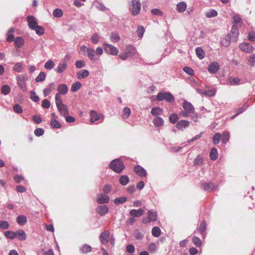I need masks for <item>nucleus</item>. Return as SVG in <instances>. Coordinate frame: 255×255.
Segmentation results:
<instances>
[{
  "mask_svg": "<svg viewBox=\"0 0 255 255\" xmlns=\"http://www.w3.org/2000/svg\"><path fill=\"white\" fill-rule=\"evenodd\" d=\"M183 111L179 112V115L182 118H186L189 117L191 114H193L195 112V109L192 104L187 101H185L182 105Z\"/></svg>",
  "mask_w": 255,
  "mask_h": 255,
  "instance_id": "nucleus-1",
  "label": "nucleus"
},
{
  "mask_svg": "<svg viewBox=\"0 0 255 255\" xmlns=\"http://www.w3.org/2000/svg\"><path fill=\"white\" fill-rule=\"evenodd\" d=\"M109 167L118 173H121L125 168L123 162L119 158L113 160L110 163Z\"/></svg>",
  "mask_w": 255,
  "mask_h": 255,
  "instance_id": "nucleus-2",
  "label": "nucleus"
},
{
  "mask_svg": "<svg viewBox=\"0 0 255 255\" xmlns=\"http://www.w3.org/2000/svg\"><path fill=\"white\" fill-rule=\"evenodd\" d=\"M156 99L158 101L165 100L169 103H172L175 98L171 93L162 91L157 94Z\"/></svg>",
  "mask_w": 255,
  "mask_h": 255,
  "instance_id": "nucleus-3",
  "label": "nucleus"
},
{
  "mask_svg": "<svg viewBox=\"0 0 255 255\" xmlns=\"http://www.w3.org/2000/svg\"><path fill=\"white\" fill-rule=\"evenodd\" d=\"M141 9V3L139 0H131L129 10L133 15L139 14Z\"/></svg>",
  "mask_w": 255,
  "mask_h": 255,
  "instance_id": "nucleus-4",
  "label": "nucleus"
},
{
  "mask_svg": "<svg viewBox=\"0 0 255 255\" xmlns=\"http://www.w3.org/2000/svg\"><path fill=\"white\" fill-rule=\"evenodd\" d=\"M104 50L106 53L112 55H117L118 54L119 50L113 45L107 43H104Z\"/></svg>",
  "mask_w": 255,
  "mask_h": 255,
  "instance_id": "nucleus-5",
  "label": "nucleus"
},
{
  "mask_svg": "<svg viewBox=\"0 0 255 255\" xmlns=\"http://www.w3.org/2000/svg\"><path fill=\"white\" fill-rule=\"evenodd\" d=\"M240 49L246 53H252L255 49L254 47L247 42L241 43L239 45Z\"/></svg>",
  "mask_w": 255,
  "mask_h": 255,
  "instance_id": "nucleus-6",
  "label": "nucleus"
},
{
  "mask_svg": "<svg viewBox=\"0 0 255 255\" xmlns=\"http://www.w3.org/2000/svg\"><path fill=\"white\" fill-rule=\"evenodd\" d=\"M90 115L91 117V123H93L96 121L103 120L104 116L102 114H98L97 112L94 110L90 111Z\"/></svg>",
  "mask_w": 255,
  "mask_h": 255,
  "instance_id": "nucleus-7",
  "label": "nucleus"
},
{
  "mask_svg": "<svg viewBox=\"0 0 255 255\" xmlns=\"http://www.w3.org/2000/svg\"><path fill=\"white\" fill-rule=\"evenodd\" d=\"M228 35L232 38V39L233 41L235 42H237L239 35V30L236 25H234L233 26L230 33Z\"/></svg>",
  "mask_w": 255,
  "mask_h": 255,
  "instance_id": "nucleus-8",
  "label": "nucleus"
},
{
  "mask_svg": "<svg viewBox=\"0 0 255 255\" xmlns=\"http://www.w3.org/2000/svg\"><path fill=\"white\" fill-rule=\"evenodd\" d=\"M26 19L28 26L31 29L34 30L38 25L35 18L33 16L28 15Z\"/></svg>",
  "mask_w": 255,
  "mask_h": 255,
  "instance_id": "nucleus-9",
  "label": "nucleus"
},
{
  "mask_svg": "<svg viewBox=\"0 0 255 255\" xmlns=\"http://www.w3.org/2000/svg\"><path fill=\"white\" fill-rule=\"evenodd\" d=\"M189 126L190 122L188 121L182 120L177 123L176 128L179 130H183Z\"/></svg>",
  "mask_w": 255,
  "mask_h": 255,
  "instance_id": "nucleus-10",
  "label": "nucleus"
},
{
  "mask_svg": "<svg viewBox=\"0 0 255 255\" xmlns=\"http://www.w3.org/2000/svg\"><path fill=\"white\" fill-rule=\"evenodd\" d=\"M196 91L197 92L200 94H203L206 96L212 97L215 96L216 93V90L215 89H213L211 90H209L208 91H206L204 90H202L200 89H197Z\"/></svg>",
  "mask_w": 255,
  "mask_h": 255,
  "instance_id": "nucleus-11",
  "label": "nucleus"
},
{
  "mask_svg": "<svg viewBox=\"0 0 255 255\" xmlns=\"http://www.w3.org/2000/svg\"><path fill=\"white\" fill-rule=\"evenodd\" d=\"M220 66L218 63L214 62L211 63L208 67V71L212 74H215L219 70Z\"/></svg>",
  "mask_w": 255,
  "mask_h": 255,
  "instance_id": "nucleus-12",
  "label": "nucleus"
},
{
  "mask_svg": "<svg viewBox=\"0 0 255 255\" xmlns=\"http://www.w3.org/2000/svg\"><path fill=\"white\" fill-rule=\"evenodd\" d=\"M110 198L109 196L101 194H99L97 196V202L99 204H106L109 202Z\"/></svg>",
  "mask_w": 255,
  "mask_h": 255,
  "instance_id": "nucleus-13",
  "label": "nucleus"
},
{
  "mask_svg": "<svg viewBox=\"0 0 255 255\" xmlns=\"http://www.w3.org/2000/svg\"><path fill=\"white\" fill-rule=\"evenodd\" d=\"M109 209V207L105 205H99L96 208L97 212L101 216L108 213Z\"/></svg>",
  "mask_w": 255,
  "mask_h": 255,
  "instance_id": "nucleus-14",
  "label": "nucleus"
},
{
  "mask_svg": "<svg viewBox=\"0 0 255 255\" xmlns=\"http://www.w3.org/2000/svg\"><path fill=\"white\" fill-rule=\"evenodd\" d=\"M110 232L105 231L101 233L99 237V239L103 244H107L109 241Z\"/></svg>",
  "mask_w": 255,
  "mask_h": 255,
  "instance_id": "nucleus-15",
  "label": "nucleus"
},
{
  "mask_svg": "<svg viewBox=\"0 0 255 255\" xmlns=\"http://www.w3.org/2000/svg\"><path fill=\"white\" fill-rule=\"evenodd\" d=\"M134 172L140 177H145L147 173L145 169L139 165H136L134 167Z\"/></svg>",
  "mask_w": 255,
  "mask_h": 255,
  "instance_id": "nucleus-16",
  "label": "nucleus"
},
{
  "mask_svg": "<svg viewBox=\"0 0 255 255\" xmlns=\"http://www.w3.org/2000/svg\"><path fill=\"white\" fill-rule=\"evenodd\" d=\"M202 187L205 191L208 192H211L217 188V187L212 182L204 183L202 184Z\"/></svg>",
  "mask_w": 255,
  "mask_h": 255,
  "instance_id": "nucleus-17",
  "label": "nucleus"
},
{
  "mask_svg": "<svg viewBox=\"0 0 255 255\" xmlns=\"http://www.w3.org/2000/svg\"><path fill=\"white\" fill-rule=\"evenodd\" d=\"M147 217L149 219V221L151 222L156 221L157 220V213L154 210H149L147 212Z\"/></svg>",
  "mask_w": 255,
  "mask_h": 255,
  "instance_id": "nucleus-18",
  "label": "nucleus"
},
{
  "mask_svg": "<svg viewBox=\"0 0 255 255\" xmlns=\"http://www.w3.org/2000/svg\"><path fill=\"white\" fill-rule=\"evenodd\" d=\"M144 210L140 208L138 210L132 209L130 211L129 214L132 217H139L144 214Z\"/></svg>",
  "mask_w": 255,
  "mask_h": 255,
  "instance_id": "nucleus-19",
  "label": "nucleus"
},
{
  "mask_svg": "<svg viewBox=\"0 0 255 255\" xmlns=\"http://www.w3.org/2000/svg\"><path fill=\"white\" fill-rule=\"evenodd\" d=\"M67 67V64L66 62H62L59 63L56 69H55V71L58 73H62L63 72Z\"/></svg>",
  "mask_w": 255,
  "mask_h": 255,
  "instance_id": "nucleus-20",
  "label": "nucleus"
},
{
  "mask_svg": "<svg viewBox=\"0 0 255 255\" xmlns=\"http://www.w3.org/2000/svg\"><path fill=\"white\" fill-rule=\"evenodd\" d=\"M89 75L88 70L84 69L80 70L77 73L76 76L78 79H83L87 78Z\"/></svg>",
  "mask_w": 255,
  "mask_h": 255,
  "instance_id": "nucleus-21",
  "label": "nucleus"
},
{
  "mask_svg": "<svg viewBox=\"0 0 255 255\" xmlns=\"http://www.w3.org/2000/svg\"><path fill=\"white\" fill-rule=\"evenodd\" d=\"M16 81L17 84L19 87L20 89L23 92H25L26 91V85L24 80L21 78V77L20 76H18L16 77Z\"/></svg>",
  "mask_w": 255,
  "mask_h": 255,
  "instance_id": "nucleus-22",
  "label": "nucleus"
},
{
  "mask_svg": "<svg viewBox=\"0 0 255 255\" xmlns=\"http://www.w3.org/2000/svg\"><path fill=\"white\" fill-rule=\"evenodd\" d=\"M57 108L60 115H62L64 117L69 114V111L67 108V106L66 105L64 104Z\"/></svg>",
  "mask_w": 255,
  "mask_h": 255,
  "instance_id": "nucleus-23",
  "label": "nucleus"
},
{
  "mask_svg": "<svg viewBox=\"0 0 255 255\" xmlns=\"http://www.w3.org/2000/svg\"><path fill=\"white\" fill-rule=\"evenodd\" d=\"M228 83L230 85H238L241 84V80L239 78L231 76L228 79Z\"/></svg>",
  "mask_w": 255,
  "mask_h": 255,
  "instance_id": "nucleus-24",
  "label": "nucleus"
},
{
  "mask_svg": "<svg viewBox=\"0 0 255 255\" xmlns=\"http://www.w3.org/2000/svg\"><path fill=\"white\" fill-rule=\"evenodd\" d=\"M87 55L91 61L95 62L98 60V58L95 57V51L93 49L90 48L88 49Z\"/></svg>",
  "mask_w": 255,
  "mask_h": 255,
  "instance_id": "nucleus-25",
  "label": "nucleus"
},
{
  "mask_svg": "<svg viewBox=\"0 0 255 255\" xmlns=\"http://www.w3.org/2000/svg\"><path fill=\"white\" fill-rule=\"evenodd\" d=\"M26 234L23 230H18L16 232V238L19 240L24 241L26 240Z\"/></svg>",
  "mask_w": 255,
  "mask_h": 255,
  "instance_id": "nucleus-26",
  "label": "nucleus"
},
{
  "mask_svg": "<svg viewBox=\"0 0 255 255\" xmlns=\"http://www.w3.org/2000/svg\"><path fill=\"white\" fill-rule=\"evenodd\" d=\"M136 52L135 48L131 45H128L127 46L125 50V53L128 56H134Z\"/></svg>",
  "mask_w": 255,
  "mask_h": 255,
  "instance_id": "nucleus-27",
  "label": "nucleus"
},
{
  "mask_svg": "<svg viewBox=\"0 0 255 255\" xmlns=\"http://www.w3.org/2000/svg\"><path fill=\"white\" fill-rule=\"evenodd\" d=\"M163 113V110L158 107H156L152 108L151 110V114L154 116L159 117Z\"/></svg>",
  "mask_w": 255,
  "mask_h": 255,
  "instance_id": "nucleus-28",
  "label": "nucleus"
},
{
  "mask_svg": "<svg viewBox=\"0 0 255 255\" xmlns=\"http://www.w3.org/2000/svg\"><path fill=\"white\" fill-rule=\"evenodd\" d=\"M14 41L15 46L17 48H21L24 45V40L20 36L16 37L15 38Z\"/></svg>",
  "mask_w": 255,
  "mask_h": 255,
  "instance_id": "nucleus-29",
  "label": "nucleus"
},
{
  "mask_svg": "<svg viewBox=\"0 0 255 255\" xmlns=\"http://www.w3.org/2000/svg\"><path fill=\"white\" fill-rule=\"evenodd\" d=\"M186 3L184 1H182L177 4L176 10L179 12H183L186 10Z\"/></svg>",
  "mask_w": 255,
  "mask_h": 255,
  "instance_id": "nucleus-30",
  "label": "nucleus"
},
{
  "mask_svg": "<svg viewBox=\"0 0 255 255\" xmlns=\"http://www.w3.org/2000/svg\"><path fill=\"white\" fill-rule=\"evenodd\" d=\"M92 249L90 246L84 244L80 248V252L81 254H87L92 251Z\"/></svg>",
  "mask_w": 255,
  "mask_h": 255,
  "instance_id": "nucleus-31",
  "label": "nucleus"
},
{
  "mask_svg": "<svg viewBox=\"0 0 255 255\" xmlns=\"http://www.w3.org/2000/svg\"><path fill=\"white\" fill-rule=\"evenodd\" d=\"M68 87L66 85L62 84L59 85L57 90L59 92V94L64 95L68 92Z\"/></svg>",
  "mask_w": 255,
  "mask_h": 255,
  "instance_id": "nucleus-32",
  "label": "nucleus"
},
{
  "mask_svg": "<svg viewBox=\"0 0 255 255\" xmlns=\"http://www.w3.org/2000/svg\"><path fill=\"white\" fill-rule=\"evenodd\" d=\"M153 124L156 127H160L163 125L164 121L162 118L156 117L153 120Z\"/></svg>",
  "mask_w": 255,
  "mask_h": 255,
  "instance_id": "nucleus-33",
  "label": "nucleus"
},
{
  "mask_svg": "<svg viewBox=\"0 0 255 255\" xmlns=\"http://www.w3.org/2000/svg\"><path fill=\"white\" fill-rule=\"evenodd\" d=\"M16 222L18 225L23 226L27 222V218L25 216L20 215L17 217Z\"/></svg>",
  "mask_w": 255,
  "mask_h": 255,
  "instance_id": "nucleus-34",
  "label": "nucleus"
},
{
  "mask_svg": "<svg viewBox=\"0 0 255 255\" xmlns=\"http://www.w3.org/2000/svg\"><path fill=\"white\" fill-rule=\"evenodd\" d=\"M210 158L213 160H215L217 159L218 153L217 149L215 147H213L211 149L210 154Z\"/></svg>",
  "mask_w": 255,
  "mask_h": 255,
  "instance_id": "nucleus-35",
  "label": "nucleus"
},
{
  "mask_svg": "<svg viewBox=\"0 0 255 255\" xmlns=\"http://www.w3.org/2000/svg\"><path fill=\"white\" fill-rule=\"evenodd\" d=\"M119 181L121 185L125 186L128 183L129 179L127 175H124L121 176Z\"/></svg>",
  "mask_w": 255,
  "mask_h": 255,
  "instance_id": "nucleus-36",
  "label": "nucleus"
},
{
  "mask_svg": "<svg viewBox=\"0 0 255 255\" xmlns=\"http://www.w3.org/2000/svg\"><path fill=\"white\" fill-rule=\"evenodd\" d=\"M196 54L200 59H202L205 56V52L201 47H198L196 49Z\"/></svg>",
  "mask_w": 255,
  "mask_h": 255,
  "instance_id": "nucleus-37",
  "label": "nucleus"
},
{
  "mask_svg": "<svg viewBox=\"0 0 255 255\" xmlns=\"http://www.w3.org/2000/svg\"><path fill=\"white\" fill-rule=\"evenodd\" d=\"M82 87V84L80 82L74 83L71 86V91L73 92H76L78 91Z\"/></svg>",
  "mask_w": 255,
  "mask_h": 255,
  "instance_id": "nucleus-38",
  "label": "nucleus"
},
{
  "mask_svg": "<svg viewBox=\"0 0 255 255\" xmlns=\"http://www.w3.org/2000/svg\"><path fill=\"white\" fill-rule=\"evenodd\" d=\"M218 15V12L215 9H210L209 11H207L205 15L207 17L211 18L216 16Z\"/></svg>",
  "mask_w": 255,
  "mask_h": 255,
  "instance_id": "nucleus-39",
  "label": "nucleus"
},
{
  "mask_svg": "<svg viewBox=\"0 0 255 255\" xmlns=\"http://www.w3.org/2000/svg\"><path fill=\"white\" fill-rule=\"evenodd\" d=\"M151 234L155 237H158L161 234V230L158 227H154L151 230Z\"/></svg>",
  "mask_w": 255,
  "mask_h": 255,
  "instance_id": "nucleus-40",
  "label": "nucleus"
},
{
  "mask_svg": "<svg viewBox=\"0 0 255 255\" xmlns=\"http://www.w3.org/2000/svg\"><path fill=\"white\" fill-rule=\"evenodd\" d=\"M232 39L229 36L227 35L225 38L223 39L221 41V43L223 46L225 47H228L230 45L231 40Z\"/></svg>",
  "mask_w": 255,
  "mask_h": 255,
  "instance_id": "nucleus-41",
  "label": "nucleus"
},
{
  "mask_svg": "<svg viewBox=\"0 0 255 255\" xmlns=\"http://www.w3.org/2000/svg\"><path fill=\"white\" fill-rule=\"evenodd\" d=\"M222 141L223 143H226L230 139V133L228 131H225L222 133Z\"/></svg>",
  "mask_w": 255,
  "mask_h": 255,
  "instance_id": "nucleus-42",
  "label": "nucleus"
},
{
  "mask_svg": "<svg viewBox=\"0 0 255 255\" xmlns=\"http://www.w3.org/2000/svg\"><path fill=\"white\" fill-rule=\"evenodd\" d=\"M46 74L44 72H41L38 76L35 78L36 82H41L45 80Z\"/></svg>",
  "mask_w": 255,
  "mask_h": 255,
  "instance_id": "nucleus-43",
  "label": "nucleus"
},
{
  "mask_svg": "<svg viewBox=\"0 0 255 255\" xmlns=\"http://www.w3.org/2000/svg\"><path fill=\"white\" fill-rule=\"evenodd\" d=\"M5 236L10 239H14L16 238V232L11 231H7L4 233Z\"/></svg>",
  "mask_w": 255,
  "mask_h": 255,
  "instance_id": "nucleus-44",
  "label": "nucleus"
},
{
  "mask_svg": "<svg viewBox=\"0 0 255 255\" xmlns=\"http://www.w3.org/2000/svg\"><path fill=\"white\" fill-rule=\"evenodd\" d=\"M10 88L7 85H4L1 88V92L4 95H6L9 93Z\"/></svg>",
  "mask_w": 255,
  "mask_h": 255,
  "instance_id": "nucleus-45",
  "label": "nucleus"
},
{
  "mask_svg": "<svg viewBox=\"0 0 255 255\" xmlns=\"http://www.w3.org/2000/svg\"><path fill=\"white\" fill-rule=\"evenodd\" d=\"M169 120L172 124L176 123L179 120L178 115L176 114H172L169 116Z\"/></svg>",
  "mask_w": 255,
  "mask_h": 255,
  "instance_id": "nucleus-46",
  "label": "nucleus"
},
{
  "mask_svg": "<svg viewBox=\"0 0 255 255\" xmlns=\"http://www.w3.org/2000/svg\"><path fill=\"white\" fill-rule=\"evenodd\" d=\"M54 62L52 60H48L44 64V68L47 70H51L54 66Z\"/></svg>",
  "mask_w": 255,
  "mask_h": 255,
  "instance_id": "nucleus-47",
  "label": "nucleus"
},
{
  "mask_svg": "<svg viewBox=\"0 0 255 255\" xmlns=\"http://www.w3.org/2000/svg\"><path fill=\"white\" fill-rule=\"evenodd\" d=\"M55 103L57 107H59L60 106L64 105L59 93H57L55 95Z\"/></svg>",
  "mask_w": 255,
  "mask_h": 255,
  "instance_id": "nucleus-48",
  "label": "nucleus"
},
{
  "mask_svg": "<svg viewBox=\"0 0 255 255\" xmlns=\"http://www.w3.org/2000/svg\"><path fill=\"white\" fill-rule=\"evenodd\" d=\"M50 125L53 128H59L61 127V124L60 123V122L55 119H53L51 121Z\"/></svg>",
  "mask_w": 255,
  "mask_h": 255,
  "instance_id": "nucleus-49",
  "label": "nucleus"
},
{
  "mask_svg": "<svg viewBox=\"0 0 255 255\" xmlns=\"http://www.w3.org/2000/svg\"><path fill=\"white\" fill-rule=\"evenodd\" d=\"M192 241L194 245L197 247H199L202 245L201 241L200 239L198 237H193Z\"/></svg>",
  "mask_w": 255,
  "mask_h": 255,
  "instance_id": "nucleus-50",
  "label": "nucleus"
},
{
  "mask_svg": "<svg viewBox=\"0 0 255 255\" xmlns=\"http://www.w3.org/2000/svg\"><path fill=\"white\" fill-rule=\"evenodd\" d=\"M127 200V198L126 197H121L119 198H117L114 200V203L115 204L118 205L123 204L126 202Z\"/></svg>",
  "mask_w": 255,
  "mask_h": 255,
  "instance_id": "nucleus-51",
  "label": "nucleus"
},
{
  "mask_svg": "<svg viewBox=\"0 0 255 255\" xmlns=\"http://www.w3.org/2000/svg\"><path fill=\"white\" fill-rule=\"evenodd\" d=\"M130 114V110L128 107H126L124 109L123 112L122 117L124 119L128 118Z\"/></svg>",
  "mask_w": 255,
  "mask_h": 255,
  "instance_id": "nucleus-52",
  "label": "nucleus"
},
{
  "mask_svg": "<svg viewBox=\"0 0 255 255\" xmlns=\"http://www.w3.org/2000/svg\"><path fill=\"white\" fill-rule=\"evenodd\" d=\"M30 98L35 102H38L39 101L38 96L36 95L35 92L33 91L30 92Z\"/></svg>",
  "mask_w": 255,
  "mask_h": 255,
  "instance_id": "nucleus-53",
  "label": "nucleus"
},
{
  "mask_svg": "<svg viewBox=\"0 0 255 255\" xmlns=\"http://www.w3.org/2000/svg\"><path fill=\"white\" fill-rule=\"evenodd\" d=\"M9 224L7 221H0V228L3 230H6L9 229Z\"/></svg>",
  "mask_w": 255,
  "mask_h": 255,
  "instance_id": "nucleus-54",
  "label": "nucleus"
},
{
  "mask_svg": "<svg viewBox=\"0 0 255 255\" xmlns=\"http://www.w3.org/2000/svg\"><path fill=\"white\" fill-rule=\"evenodd\" d=\"M111 40L113 42H117L120 40V36L117 33H113L111 35Z\"/></svg>",
  "mask_w": 255,
  "mask_h": 255,
  "instance_id": "nucleus-55",
  "label": "nucleus"
},
{
  "mask_svg": "<svg viewBox=\"0 0 255 255\" xmlns=\"http://www.w3.org/2000/svg\"><path fill=\"white\" fill-rule=\"evenodd\" d=\"M221 138V134L220 133H216L213 136V142L215 144H217L219 143Z\"/></svg>",
  "mask_w": 255,
  "mask_h": 255,
  "instance_id": "nucleus-56",
  "label": "nucleus"
},
{
  "mask_svg": "<svg viewBox=\"0 0 255 255\" xmlns=\"http://www.w3.org/2000/svg\"><path fill=\"white\" fill-rule=\"evenodd\" d=\"M63 11L61 9L56 8L53 12V15L55 17H60L63 15Z\"/></svg>",
  "mask_w": 255,
  "mask_h": 255,
  "instance_id": "nucleus-57",
  "label": "nucleus"
},
{
  "mask_svg": "<svg viewBox=\"0 0 255 255\" xmlns=\"http://www.w3.org/2000/svg\"><path fill=\"white\" fill-rule=\"evenodd\" d=\"M206 230V224L205 221H203L200 225L198 230L201 234H203Z\"/></svg>",
  "mask_w": 255,
  "mask_h": 255,
  "instance_id": "nucleus-58",
  "label": "nucleus"
},
{
  "mask_svg": "<svg viewBox=\"0 0 255 255\" xmlns=\"http://www.w3.org/2000/svg\"><path fill=\"white\" fill-rule=\"evenodd\" d=\"M248 62L251 66L255 65V54H253L249 56L248 59Z\"/></svg>",
  "mask_w": 255,
  "mask_h": 255,
  "instance_id": "nucleus-59",
  "label": "nucleus"
},
{
  "mask_svg": "<svg viewBox=\"0 0 255 255\" xmlns=\"http://www.w3.org/2000/svg\"><path fill=\"white\" fill-rule=\"evenodd\" d=\"M137 34L138 37L141 38L143 35L144 32V29L142 26H138L137 30H136Z\"/></svg>",
  "mask_w": 255,
  "mask_h": 255,
  "instance_id": "nucleus-60",
  "label": "nucleus"
},
{
  "mask_svg": "<svg viewBox=\"0 0 255 255\" xmlns=\"http://www.w3.org/2000/svg\"><path fill=\"white\" fill-rule=\"evenodd\" d=\"M34 30L35 31L36 34H37L39 35H41L44 34V29L43 27L41 26L38 25L34 29Z\"/></svg>",
  "mask_w": 255,
  "mask_h": 255,
  "instance_id": "nucleus-61",
  "label": "nucleus"
},
{
  "mask_svg": "<svg viewBox=\"0 0 255 255\" xmlns=\"http://www.w3.org/2000/svg\"><path fill=\"white\" fill-rule=\"evenodd\" d=\"M183 71L190 76H192L194 74V70L189 67H184L183 69Z\"/></svg>",
  "mask_w": 255,
  "mask_h": 255,
  "instance_id": "nucleus-62",
  "label": "nucleus"
},
{
  "mask_svg": "<svg viewBox=\"0 0 255 255\" xmlns=\"http://www.w3.org/2000/svg\"><path fill=\"white\" fill-rule=\"evenodd\" d=\"M34 134L37 136L42 135L44 133V130L42 128H37L34 130Z\"/></svg>",
  "mask_w": 255,
  "mask_h": 255,
  "instance_id": "nucleus-63",
  "label": "nucleus"
},
{
  "mask_svg": "<svg viewBox=\"0 0 255 255\" xmlns=\"http://www.w3.org/2000/svg\"><path fill=\"white\" fill-rule=\"evenodd\" d=\"M13 111L18 114H20L22 112L23 110L22 107L18 104H15L13 106Z\"/></svg>",
  "mask_w": 255,
  "mask_h": 255,
  "instance_id": "nucleus-64",
  "label": "nucleus"
}]
</instances>
